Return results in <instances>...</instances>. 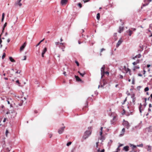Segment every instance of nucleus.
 <instances>
[{
    "instance_id": "nucleus-1",
    "label": "nucleus",
    "mask_w": 152,
    "mask_h": 152,
    "mask_svg": "<svg viewBox=\"0 0 152 152\" xmlns=\"http://www.w3.org/2000/svg\"><path fill=\"white\" fill-rule=\"evenodd\" d=\"M91 132L90 131H86L84 133L83 138L85 140L86 139L91 135Z\"/></svg>"
},
{
    "instance_id": "nucleus-2",
    "label": "nucleus",
    "mask_w": 152,
    "mask_h": 152,
    "mask_svg": "<svg viewBox=\"0 0 152 152\" xmlns=\"http://www.w3.org/2000/svg\"><path fill=\"white\" fill-rule=\"evenodd\" d=\"M123 124L127 129H129L130 126V125L129 122L127 121H125L124 120Z\"/></svg>"
},
{
    "instance_id": "nucleus-3",
    "label": "nucleus",
    "mask_w": 152,
    "mask_h": 152,
    "mask_svg": "<svg viewBox=\"0 0 152 152\" xmlns=\"http://www.w3.org/2000/svg\"><path fill=\"white\" fill-rule=\"evenodd\" d=\"M21 1V0H18L15 3L14 5L16 7L19 6L20 7L22 5V3H20Z\"/></svg>"
},
{
    "instance_id": "nucleus-4",
    "label": "nucleus",
    "mask_w": 152,
    "mask_h": 152,
    "mask_svg": "<svg viewBox=\"0 0 152 152\" xmlns=\"http://www.w3.org/2000/svg\"><path fill=\"white\" fill-rule=\"evenodd\" d=\"M65 128V126H63L59 129L58 130V132L59 134H62L64 132Z\"/></svg>"
},
{
    "instance_id": "nucleus-5",
    "label": "nucleus",
    "mask_w": 152,
    "mask_h": 152,
    "mask_svg": "<svg viewBox=\"0 0 152 152\" xmlns=\"http://www.w3.org/2000/svg\"><path fill=\"white\" fill-rule=\"evenodd\" d=\"M117 120V117L116 116H115L113 117V118L110 121L111 124H113L115 121Z\"/></svg>"
},
{
    "instance_id": "nucleus-6",
    "label": "nucleus",
    "mask_w": 152,
    "mask_h": 152,
    "mask_svg": "<svg viewBox=\"0 0 152 152\" xmlns=\"http://www.w3.org/2000/svg\"><path fill=\"white\" fill-rule=\"evenodd\" d=\"M26 43L25 42L23 44V45L20 47V51H21L23 50L25 47L26 46Z\"/></svg>"
},
{
    "instance_id": "nucleus-7",
    "label": "nucleus",
    "mask_w": 152,
    "mask_h": 152,
    "mask_svg": "<svg viewBox=\"0 0 152 152\" xmlns=\"http://www.w3.org/2000/svg\"><path fill=\"white\" fill-rule=\"evenodd\" d=\"M67 2V0H61V5H66Z\"/></svg>"
},
{
    "instance_id": "nucleus-8",
    "label": "nucleus",
    "mask_w": 152,
    "mask_h": 152,
    "mask_svg": "<svg viewBox=\"0 0 152 152\" xmlns=\"http://www.w3.org/2000/svg\"><path fill=\"white\" fill-rule=\"evenodd\" d=\"M121 39H121L118 41L116 45V47H118L122 43L123 41Z\"/></svg>"
},
{
    "instance_id": "nucleus-9",
    "label": "nucleus",
    "mask_w": 152,
    "mask_h": 152,
    "mask_svg": "<svg viewBox=\"0 0 152 152\" xmlns=\"http://www.w3.org/2000/svg\"><path fill=\"white\" fill-rule=\"evenodd\" d=\"M47 51V48L46 47H45L43 50L42 53V57H44V54Z\"/></svg>"
},
{
    "instance_id": "nucleus-10",
    "label": "nucleus",
    "mask_w": 152,
    "mask_h": 152,
    "mask_svg": "<svg viewBox=\"0 0 152 152\" xmlns=\"http://www.w3.org/2000/svg\"><path fill=\"white\" fill-rule=\"evenodd\" d=\"M131 98H132V102L133 103V104L134 105L135 104V98L134 97V94L131 96Z\"/></svg>"
},
{
    "instance_id": "nucleus-11",
    "label": "nucleus",
    "mask_w": 152,
    "mask_h": 152,
    "mask_svg": "<svg viewBox=\"0 0 152 152\" xmlns=\"http://www.w3.org/2000/svg\"><path fill=\"white\" fill-rule=\"evenodd\" d=\"M124 29V27L120 26L119 28V30L118 31V32L119 33H121L122 31H123Z\"/></svg>"
},
{
    "instance_id": "nucleus-12",
    "label": "nucleus",
    "mask_w": 152,
    "mask_h": 152,
    "mask_svg": "<svg viewBox=\"0 0 152 152\" xmlns=\"http://www.w3.org/2000/svg\"><path fill=\"white\" fill-rule=\"evenodd\" d=\"M129 146H126L124 147L123 148V149L125 151H127L129 150Z\"/></svg>"
},
{
    "instance_id": "nucleus-13",
    "label": "nucleus",
    "mask_w": 152,
    "mask_h": 152,
    "mask_svg": "<svg viewBox=\"0 0 152 152\" xmlns=\"http://www.w3.org/2000/svg\"><path fill=\"white\" fill-rule=\"evenodd\" d=\"M141 57V55L140 54H139L137 55L136 56H135L134 57L132 58V59H135L137 58H140Z\"/></svg>"
},
{
    "instance_id": "nucleus-14",
    "label": "nucleus",
    "mask_w": 152,
    "mask_h": 152,
    "mask_svg": "<svg viewBox=\"0 0 152 152\" xmlns=\"http://www.w3.org/2000/svg\"><path fill=\"white\" fill-rule=\"evenodd\" d=\"M105 69V66L104 65H103L102 66V67L101 69V73L104 72V70Z\"/></svg>"
},
{
    "instance_id": "nucleus-15",
    "label": "nucleus",
    "mask_w": 152,
    "mask_h": 152,
    "mask_svg": "<svg viewBox=\"0 0 152 152\" xmlns=\"http://www.w3.org/2000/svg\"><path fill=\"white\" fill-rule=\"evenodd\" d=\"M7 23L6 22L4 23V26H3V28H2V31L1 34H2L3 33L4 28H5V27L7 26Z\"/></svg>"
},
{
    "instance_id": "nucleus-16",
    "label": "nucleus",
    "mask_w": 152,
    "mask_h": 152,
    "mask_svg": "<svg viewBox=\"0 0 152 152\" xmlns=\"http://www.w3.org/2000/svg\"><path fill=\"white\" fill-rule=\"evenodd\" d=\"M126 32L129 33V35L130 36H131L132 34V31L129 29L126 31Z\"/></svg>"
},
{
    "instance_id": "nucleus-17",
    "label": "nucleus",
    "mask_w": 152,
    "mask_h": 152,
    "mask_svg": "<svg viewBox=\"0 0 152 152\" xmlns=\"http://www.w3.org/2000/svg\"><path fill=\"white\" fill-rule=\"evenodd\" d=\"M9 59L10 61L12 62H15V60H14L12 57L10 56V57L9 58Z\"/></svg>"
},
{
    "instance_id": "nucleus-18",
    "label": "nucleus",
    "mask_w": 152,
    "mask_h": 152,
    "mask_svg": "<svg viewBox=\"0 0 152 152\" xmlns=\"http://www.w3.org/2000/svg\"><path fill=\"white\" fill-rule=\"evenodd\" d=\"M75 78L76 79V80L77 81H80L81 80L80 78L78 76L75 75Z\"/></svg>"
},
{
    "instance_id": "nucleus-19",
    "label": "nucleus",
    "mask_w": 152,
    "mask_h": 152,
    "mask_svg": "<svg viewBox=\"0 0 152 152\" xmlns=\"http://www.w3.org/2000/svg\"><path fill=\"white\" fill-rule=\"evenodd\" d=\"M142 107V104L141 103L140 104V106L139 107V111H140V113H142V110H141V108Z\"/></svg>"
},
{
    "instance_id": "nucleus-20",
    "label": "nucleus",
    "mask_w": 152,
    "mask_h": 152,
    "mask_svg": "<svg viewBox=\"0 0 152 152\" xmlns=\"http://www.w3.org/2000/svg\"><path fill=\"white\" fill-rule=\"evenodd\" d=\"M125 132V129L124 128H123L121 132V135H123L124 132Z\"/></svg>"
},
{
    "instance_id": "nucleus-21",
    "label": "nucleus",
    "mask_w": 152,
    "mask_h": 152,
    "mask_svg": "<svg viewBox=\"0 0 152 152\" xmlns=\"http://www.w3.org/2000/svg\"><path fill=\"white\" fill-rule=\"evenodd\" d=\"M100 18V15L99 13H98L97 14L96 18L98 20H99Z\"/></svg>"
},
{
    "instance_id": "nucleus-22",
    "label": "nucleus",
    "mask_w": 152,
    "mask_h": 152,
    "mask_svg": "<svg viewBox=\"0 0 152 152\" xmlns=\"http://www.w3.org/2000/svg\"><path fill=\"white\" fill-rule=\"evenodd\" d=\"M5 13H3L2 14V18L1 19V22H3V21Z\"/></svg>"
},
{
    "instance_id": "nucleus-23",
    "label": "nucleus",
    "mask_w": 152,
    "mask_h": 152,
    "mask_svg": "<svg viewBox=\"0 0 152 152\" xmlns=\"http://www.w3.org/2000/svg\"><path fill=\"white\" fill-rule=\"evenodd\" d=\"M139 68L140 67L138 66H134L133 70L134 71H135L136 69H139Z\"/></svg>"
},
{
    "instance_id": "nucleus-24",
    "label": "nucleus",
    "mask_w": 152,
    "mask_h": 152,
    "mask_svg": "<svg viewBox=\"0 0 152 152\" xmlns=\"http://www.w3.org/2000/svg\"><path fill=\"white\" fill-rule=\"evenodd\" d=\"M147 146H148V148L147 149V151H151V146L150 145H147Z\"/></svg>"
},
{
    "instance_id": "nucleus-25",
    "label": "nucleus",
    "mask_w": 152,
    "mask_h": 152,
    "mask_svg": "<svg viewBox=\"0 0 152 152\" xmlns=\"http://www.w3.org/2000/svg\"><path fill=\"white\" fill-rule=\"evenodd\" d=\"M1 34L0 35V45L1 44V45H0V48H1L2 47V45L1 44L2 42V41L1 39Z\"/></svg>"
},
{
    "instance_id": "nucleus-26",
    "label": "nucleus",
    "mask_w": 152,
    "mask_h": 152,
    "mask_svg": "<svg viewBox=\"0 0 152 152\" xmlns=\"http://www.w3.org/2000/svg\"><path fill=\"white\" fill-rule=\"evenodd\" d=\"M78 72L79 73L80 75H81L82 77H83L84 76V75L85 74V73H81L80 72V71H78Z\"/></svg>"
},
{
    "instance_id": "nucleus-27",
    "label": "nucleus",
    "mask_w": 152,
    "mask_h": 152,
    "mask_svg": "<svg viewBox=\"0 0 152 152\" xmlns=\"http://www.w3.org/2000/svg\"><path fill=\"white\" fill-rule=\"evenodd\" d=\"M11 147H10V148H6V151H8V152H10V150H11Z\"/></svg>"
},
{
    "instance_id": "nucleus-28",
    "label": "nucleus",
    "mask_w": 152,
    "mask_h": 152,
    "mask_svg": "<svg viewBox=\"0 0 152 152\" xmlns=\"http://www.w3.org/2000/svg\"><path fill=\"white\" fill-rule=\"evenodd\" d=\"M6 56V54L5 53H3L2 56V58L4 59Z\"/></svg>"
},
{
    "instance_id": "nucleus-29",
    "label": "nucleus",
    "mask_w": 152,
    "mask_h": 152,
    "mask_svg": "<svg viewBox=\"0 0 152 152\" xmlns=\"http://www.w3.org/2000/svg\"><path fill=\"white\" fill-rule=\"evenodd\" d=\"M149 88L148 87H146L144 89V91L145 92H146L149 90Z\"/></svg>"
},
{
    "instance_id": "nucleus-30",
    "label": "nucleus",
    "mask_w": 152,
    "mask_h": 152,
    "mask_svg": "<svg viewBox=\"0 0 152 152\" xmlns=\"http://www.w3.org/2000/svg\"><path fill=\"white\" fill-rule=\"evenodd\" d=\"M126 100H127V99H126V98L124 100L123 102L122 103V104H125L126 102Z\"/></svg>"
},
{
    "instance_id": "nucleus-31",
    "label": "nucleus",
    "mask_w": 152,
    "mask_h": 152,
    "mask_svg": "<svg viewBox=\"0 0 152 152\" xmlns=\"http://www.w3.org/2000/svg\"><path fill=\"white\" fill-rule=\"evenodd\" d=\"M71 143H72V142H69L67 143L66 145L67 146H69L71 144Z\"/></svg>"
},
{
    "instance_id": "nucleus-32",
    "label": "nucleus",
    "mask_w": 152,
    "mask_h": 152,
    "mask_svg": "<svg viewBox=\"0 0 152 152\" xmlns=\"http://www.w3.org/2000/svg\"><path fill=\"white\" fill-rule=\"evenodd\" d=\"M137 146L138 147H142L143 146V144H141L140 145H137Z\"/></svg>"
},
{
    "instance_id": "nucleus-33",
    "label": "nucleus",
    "mask_w": 152,
    "mask_h": 152,
    "mask_svg": "<svg viewBox=\"0 0 152 152\" xmlns=\"http://www.w3.org/2000/svg\"><path fill=\"white\" fill-rule=\"evenodd\" d=\"M103 81H104V83H103V84H102V85H101V87H103L104 86V85H105V82H104V80H103Z\"/></svg>"
},
{
    "instance_id": "nucleus-34",
    "label": "nucleus",
    "mask_w": 152,
    "mask_h": 152,
    "mask_svg": "<svg viewBox=\"0 0 152 152\" xmlns=\"http://www.w3.org/2000/svg\"><path fill=\"white\" fill-rule=\"evenodd\" d=\"M104 74H105L104 73V72L101 73V79H102V78L103 77V76H104Z\"/></svg>"
},
{
    "instance_id": "nucleus-35",
    "label": "nucleus",
    "mask_w": 152,
    "mask_h": 152,
    "mask_svg": "<svg viewBox=\"0 0 152 152\" xmlns=\"http://www.w3.org/2000/svg\"><path fill=\"white\" fill-rule=\"evenodd\" d=\"M75 63L77 64V66H79V63L77 61H75Z\"/></svg>"
},
{
    "instance_id": "nucleus-36",
    "label": "nucleus",
    "mask_w": 152,
    "mask_h": 152,
    "mask_svg": "<svg viewBox=\"0 0 152 152\" xmlns=\"http://www.w3.org/2000/svg\"><path fill=\"white\" fill-rule=\"evenodd\" d=\"M100 139L101 140H102V141L103 140H104V137L103 136H101V137L100 138Z\"/></svg>"
},
{
    "instance_id": "nucleus-37",
    "label": "nucleus",
    "mask_w": 152,
    "mask_h": 152,
    "mask_svg": "<svg viewBox=\"0 0 152 152\" xmlns=\"http://www.w3.org/2000/svg\"><path fill=\"white\" fill-rule=\"evenodd\" d=\"M88 35H84V37L83 38H84L86 39L88 38Z\"/></svg>"
},
{
    "instance_id": "nucleus-38",
    "label": "nucleus",
    "mask_w": 152,
    "mask_h": 152,
    "mask_svg": "<svg viewBox=\"0 0 152 152\" xmlns=\"http://www.w3.org/2000/svg\"><path fill=\"white\" fill-rule=\"evenodd\" d=\"M104 74H107V75H109V72L108 71L104 72Z\"/></svg>"
},
{
    "instance_id": "nucleus-39",
    "label": "nucleus",
    "mask_w": 152,
    "mask_h": 152,
    "mask_svg": "<svg viewBox=\"0 0 152 152\" xmlns=\"http://www.w3.org/2000/svg\"><path fill=\"white\" fill-rule=\"evenodd\" d=\"M132 83L134 84V78H133L132 79Z\"/></svg>"
},
{
    "instance_id": "nucleus-40",
    "label": "nucleus",
    "mask_w": 152,
    "mask_h": 152,
    "mask_svg": "<svg viewBox=\"0 0 152 152\" xmlns=\"http://www.w3.org/2000/svg\"><path fill=\"white\" fill-rule=\"evenodd\" d=\"M78 6L80 7V8H81L82 7V4L80 3L78 4Z\"/></svg>"
},
{
    "instance_id": "nucleus-41",
    "label": "nucleus",
    "mask_w": 152,
    "mask_h": 152,
    "mask_svg": "<svg viewBox=\"0 0 152 152\" xmlns=\"http://www.w3.org/2000/svg\"><path fill=\"white\" fill-rule=\"evenodd\" d=\"M21 72V71L20 70H18L17 72H16L15 73H17V74H18V73H19V74H20Z\"/></svg>"
},
{
    "instance_id": "nucleus-42",
    "label": "nucleus",
    "mask_w": 152,
    "mask_h": 152,
    "mask_svg": "<svg viewBox=\"0 0 152 152\" xmlns=\"http://www.w3.org/2000/svg\"><path fill=\"white\" fill-rule=\"evenodd\" d=\"M65 48V46H63V47L61 48V49L63 51H64V49Z\"/></svg>"
},
{
    "instance_id": "nucleus-43",
    "label": "nucleus",
    "mask_w": 152,
    "mask_h": 152,
    "mask_svg": "<svg viewBox=\"0 0 152 152\" xmlns=\"http://www.w3.org/2000/svg\"><path fill=\"white\" fill-rule=\"evenodd\" d=\"M136 63L137 64L139 63L140 62V60L139 59H137V61H135Z\"/></svg>"
},
{
    "instance_id": "nucleus-44",
    "label": "nucleus",
    "mask_w": 152,
    "mask_h": 152,
    "mask_svg": "<svg viewBox=\"0 0 152 152\" xmlns=\"http://www.w3.org/2000/svg\"><path fill=\"white\" fill-rule=\"evenodd\" d=\"M2 147L3 148H4L6 146V145H5V142H4V143L3 144V145H2Z\"/></svg>"
},
{
    "instance_id": "nucleus-45",
    "label": "nucleus",
    "mask_w": 152,
    "mask_h": 152,
    "mask_svg": "<svg viewBox=\"0 0 152 152\" xmlns=\"http://www.w3.org/2000/svg\"><path fill=\"white\" fill-rule=\"evenodd\" d=\"M89 1H90V0H83V1H84V2L85 3L88 2Z\"/></svg>"
},
{
    "instance_id": "nucleus-46",
    "label": "nucleus",
    "mask_w": 152,
    "mask_h": 152,
    "mask_svg": "<svg viewBox=\"0 0 152 152\" xmlns=\"http://www.w3.org/2000/svg\"><path fill=\"white\" fill-rule=\"evenodd\" d=\"M120 21L122 23L121 25L123 26L124 25V22H122V20L121 19H120Z\"/></svg>"
},
{
    "instance_id": "nucleus-47",
    "label": "nucleus",
    "mask_w": 152,
    "mask_h": 152,
    "mask_svg": "<svg viewBox=\"0 0 152 152\" xmlns=\"http://www.w3.org/2000/svg\"><path fill=\"white\" fill-rule=\"evenodd\" d=\"M105 50V49H104V48H102L101 49V50H100V52L101 53L103 51H104V50Z\"/></svg>"
},
{
    "instance_id": "nucleus-48",
    "label": "nucleus",
    "mask_w": 152,
    "mask_h": 152,
    "mask_svg": "<svg viewBox=\"0 0 152 152\" xmlns=\"http://www.w3.org/2000/svg\"><path fill=\"white\" fill-rule=\"evenodd\" d=\"M8 133V131L7 130H6V135L7 136Z\"/></svg>"
},
{
    "instance_id": "nucleus-49",
    "label": "nucleus",
    "mask_w": 152,
    "mask_h": 152,
    "mask_svg": "<svg viewBox=\"0 0 152 152\" xmlns=\"http://www.w3.org/2000/svg\"><path fill=\"white\" fill-rule=\"evenodd\" d=\"M99 143V142H96V148H98V143Z\"/></svg>"
},
{
    "instance_id": "nucleus-50",
    "label": "nucleus",
    "mask_w": 152,
    "mask_h": 152,
    "mask_svg": "<svg viewBox=\"0 0 152 152\" xmlns=\"http://www.w3.org/2000/svg\"><path fill=\"white\" fill-rule=\"evenodd\" d=\"M16 82L19 85L20 84V82H19V80H17L16 81Z\"/></svg>"
},
{
    "instance_id": "nucleus-51",
    "label": "nucleus",
    "mask_w": 152,
    "mask_h": 152,
    "mask_svg": "<svg viewBox=\"0 0 152 152\" xmlns=\"http://www.w3.org/2000/svg\"><path fill=\"white\" fill-rule=\"evenodd\" d=\"M24 58L23 59V60H25L26 59V56H24Z\"/></svg>"
},
{
    "instance_id": "nucleus-52",
    "label": "nucleus",
    "mask_w": 152,
    "mask_h": 152,
    "mask_svg": "<svg viewBox=\"0 0 152 152\" xmlns=\"http://www.w3.org/2000/svg\"><path fill=\"white\" fill-rule=\"evenodd\" d=\"M149 4V3H146V4H143V6H145L147 5L148 4Z\"/></svg>"
},
{
    "instance_id": "nucleus-53",
    "label": "nucleus",
    "mask_w": 152,
    "mask_h": 152,
    "mask_svg": "<svg viewBox=\"0 0 152 152\" xmlns=\"http://www.w3.org/2000/svg\"><path fill=\"white\" fill-rule=\"evenodd\" d=\"M123 145V144H120V145L118 146V148H119L121 146H122Z\"/></svg>"
},
{
    "instance_id": "nucleus-54",
    "label": "nucleus",
    "mask_w": 152,
    "mask_h": 152,
    "mask_svg": "<svg viewBox=\"0 0 152 152\" xmlns=\"http://www.w3.org/2000/svg\"><path fill=\"white\" fill-rule=\"evenodd\" d=\"M123 113H122V114L123 115L125 113V112H126V111H125V110L124 109H123Z\"/></svg>"
},
{
    "instance_id": "nucleus-55",
    "label": "nucleus",
    "mask_w": 152,
    "mask_h": 152,
    "mask_svg": "<svg viewBox=\"0 0 152 152\" xmlns=\"http://www.w3.org/2000/svg\"><path fill=\"white\" fill-rule=\"evenodd\" d=\"M132 64L134 65H136L137 64L136 63V62H133V63H132Z\"/></svg>"
},
{
    "instance_id": "nucleus-56",
    "label": "nucleus",
    "mask_w": 152,
    "mask_h": 152,
    "mask_svg": "<svg viewBox=\"0 0 152 152\" xmlns=\"http://www.w3.org/2000/svg\"><path fill=\"white\" fill-rule=\"evenodd\" d=\"M130 69L129 68H127V71H126V73H127V72H130Z\"/></svg>"
},
{
    "instance_id": "nucleus-57",
    "label": "nucleus",
    "mask_w": 152,
    "mask_h": 152,
    "mask_svg": "<svg viewBox=\"0 0 152 152\" xmlns=\"http://www.w3.org/2000/svg\"><path fill=\"white\" fill-rule=\"evenodd\" d=\"M41 43L39 42L36 46V47H37L38 46H39Z\"/></svg>"
},
{
    "instance_id": "nucleus-58",
    "label": "nucleus",
    "mask_w": 152,
    "mask_h": 152,
    "mask_svg": "<svg viewBox=\"0 0 152 152\" xmlns=\"http://www.w3.org/2000/svg\"><path fill=\"white\" fill-rule=\"evenodd\" d=\"M102 131H100V136H102Z\"/></svg>"
},
{
    "instance_id": "nucleus-59",
    "label": "nucleus",
    "mask_w": 152,
    "mask_h": 152,
    "mask_svg": "<svg viewBox=\"0 0 152 152\" xmlns=\"http://www.w3.org/2000/svg\"><path fill=\"white\" fill-rule=\"evenodd\" d=\"M131 29L134 31L136 30V29L135 28H132Z\"/></svg>"
},
{
    "instance_id": "nucleus-60",
    "label": "nucleus",
    "mask_w": 152,
    "mask_h": 152,
    "mask_svg": "<svg viewBox=\"0 0 152 152\" xmlns=\"http://www.w3.org/2000/svg\"><path fill=\"white\" fill-rule=\"evenodd\" d=\"M143 99L145 101V103H146V101H147V99L146 98H144Z\"/></svg>"
},
{
    "instance_id": "nucleus-61",
    "label": "nucleus",
    "mask_w": 152,
    "mask_h": 152,
    "mask_svg": "<svg viewBox=\"0 0 152 152\" xmlns=\"http://www.w3.org/2000/svg\"><path fill=\"white\" fill-rule=\"evenodd\" d=\"M120 78H121V79L123 78V76L122 75H120Z\"/></svg>"
},
{
    "instance_id": "nucleus-62",
    "label": "nucleus",
    "mask_w": 152,
    "mask_h": 152,
    "mask_svg": "<svg viewBox=\"0 0 152 152\" xmlns=\"http://www.w3.org/2000/svg\"><path fill=\"white\" fill-rule=\"evenodd\" d=\"M138 76L140 77H142V75L141 74H138Z\"/></svg>"
},
{
    "instance_id": "nucleus-63",
    "label": "nucleus",
    "mask_w": 152,
    "mask_h": 152,
    "mask_svg": "<svg viewBox=\"0 0 152 152\" xmlns=\"http://www.w3.org/2000/svg\"><path fill=\"white\" fill-rule=\"evenodd\" d=\"M137 146L135 145H132V148H136Z\"/></svg>"
},
{
    "instance_id": "nucleus-64",
    "label": "nucleus",
    "mask_w": 152,
    "mask_h": 152,
    "mask_svg": "<svg viewBox=\"0 0 152 152\" xmlns=\"http://www.w3.org/2000/svg\"><path fill=\"white\" fill-rule=\"evenodd\" d=\"M149 107H152V105L151 104H150L149 105Z\"/></svg>"
}]
</instances>
